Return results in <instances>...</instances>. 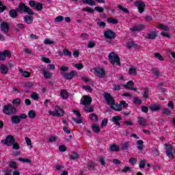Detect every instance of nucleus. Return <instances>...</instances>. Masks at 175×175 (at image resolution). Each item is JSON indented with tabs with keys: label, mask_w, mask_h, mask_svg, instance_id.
<instances>
[{
	"label": "nucleus",
	"mask_w": 175,
	"mask_h": 175,
	"mask_svg": "<svg viewBox=\"0 0 175 175\" xmlns=\"http://www.w3.org/2000/svg\"><path fill=\"white\" fill-rule=\"evenodd\" d=\"M59 69L62 71L60 72V75H62V76H63L64 79H65L66 80H72V79H73L75 76H77V72L76 70H72L69 73L65 72L69 70V67L62 66V67H60Z\"/></svg>",
	"instance_id": "1"
},
{
	"label": "nucleus",
	"mask_w": 175,
	"mask_h": 175,
	"mask_svg": "<svg viewBox=\"0 0 175 175\" xmlns=\"http://www.w3.org/2000/svg\"><path fill=\"white\" fill-rule=\"evenodd\" d=\"M16 9L18 13H20L21 14H23V13H27V14H30L31 16L35 14V12H33L29 7L25 5V3H20Z\"/></svg>",
	"instance_id": "2"
},
{
	"label": "nucleus",
	"mask_w": 175,
	"mask_h": 175,
	"mask_svg": "<svg viewBox=\"0 0 175 175\" xmlns=\"http://www.w3.org/2000/svg\"><path fill=\"white\" fill-rule=\"evenodd\" d=\"M3 113L8 116H13V114L17 113V110L12 105V104H8L3 107Z\"/></svg>",
	"instance_id": "3"
},
{
	"label": "nucleus",
	"mask_w": 175,
	"mask_h": 175,
	"mask_svg": "<svg viewBox=\"0 0 175 175\" xmlns=\"http://www.w3.org/2000/svg\"><path fill=\"white\" fill-rule=\"evenodd\" d=\"M109 61L112 64V65H114L116 63L118 66H121V61L120 59V57L118 55H116L114 52L111 53L109 56Z\"/></svg>",
	"instance_id": "4"
},
{
	"label": "nucleus",
	"mask_w": 175,
	"mask_h": 175,
	"mask_svg": "<svg viewBox=\"0 0 175 175\" xmlns=\"http://www.w3.org/2000/svg\"><path fill=\"white\" fill-rule=\"evenodd\" d=\"M164 146L165 149L166 150L165 154H167V157L173 159V155L175 154L174 147H173L170 144H165Z\"/></svg>",
	"instance_id": "5"
},
{
	"label": "nucleus",
	"mask_w": 175,
	"mask_h": 175,
	"mask_svg": "<svg viewBox=\"0 0 175 175\" xmlns=\"http://www.w3.org/2000/svg\"><path fill=\"white\" fill-rule=\"evenodd\" d=\"M103 96L105 99V102H107V103L108 105H113L114 104V98L111 96V94L109 93H104Z\"/></svg>",
	"instance_id": "6"
},
{
	"label": "nucleus",
	"mask_w": 175,
	"mask_h": 175,
	"mask_svg": "<svg viewBox=\"0 0 175 175\" xmlns=\"http://www.w3.org/2000/svg\"><path fill=\"white\" fill-rule=\"evenodd\" d=\"M92 102V98L87 96H84L81 99V105H84V106H90Z\"/></svg>",
	"instance_id": "7"
},
{
	"label": "nucleus",
	"mask_w": 175,
	"mask_h": 175,
	"mask_svg": "<svg viewBox=\"0 0 175 175\" xmlns=\"http://www.w3.org/2000/svg\"><path fill=\"white\" fill-rule=\"evenodd\" d=\"M104 36L106 39H116V33L110 29L104 32Z\"/></svg>",
	"instance_id": "8"
},
{
	"label": "nucleus",
	"mask_w": 175,
	"mask_h": 175,
	"mask_svg": "<svg viewBox=\"0 0 175 175\" xmlns=\"http://www.w3.org/2000/svg\"><path fill=\"white\" fill-rule=\"evenodd\" d=\"M6 57L10 58L12 57V53H10V51L5 50L3 52L0 51V61H5L6 59Z\"/></svg>",
	"instance_id": "9"
},
{
	"label": "nucleus",
	"mask_w": 175,
	"mask_h": 175,
	"mask_svg": "<svg viewBox=\"0 0 175 175\" xmlns=\"http://www.w3.org/2000/svg\"><path fill=\"white\" fill-rule=\"evenodd\" d=\"M0 28L2 32L8 33L9 32V29H10V25H9L8 22H2L1 23Z\"/></svg>",
	"instance_id": "10"
},
{
	"label": "nucleus",
	"mask_w": 175,
	"mask_h": 175,
	"mask_svg": "<svg viewBox=\"0 0 175 175\" xmlns=\"http://www.w3.org/2000/svg\"><path fill=\"white\" fill-rule=\"evenodd\" d=\"M94 73L96 76L100 78L105 77L106 76V72L103 68H95Z\"/></svg>",
	"instance_id": "11"
},
{
	"label": "nucleus",
	"mask_w": 175,
	"mask_h": 175,
	"mask_svg": "<svg viewBox=\"0 0 175 175\" xmlns=\"http://www.w3.org/2000/svg\"><path fill=\"white\" fill-rule=\"evenodd\" d=\"M137 122H138L139 125H140V126H142V128H146V126H147V119L138 116L137 117Z\"/></svg>",
	"instance_id": "12"
},
{
	"label": "nucleus",
	"mask_w": 175,
	"mask_h": 175,
	"mask_svg": "<svg viewBox=\"0 0 175 175\" xmlns=\"http://www.w3.org/2000/svg\"><path fill=\"white\" fill-rule=\"evenodd\" d=\"M134 4L138 8L139 13H143L144 12V8H146V4L141 1H135Z\"/></svg>",
	"instance_id": "13"
},
{
	"label": "nucleus",
	"mask_w": 175,
	"mask_h": 175,
	"mask_svg": "<svg viewBox=\"0 0 175 175\" xmlns=\"http://www.w3.org/2000/svg\"><path fill=\"white\" fill-rule=\"evenodd\" d=\"M145 28L146 25L143 24H139L135 25L134 27H131L130 31H131V32H137L139 31H143V29H144Z\"/></svg>",
	"instance_id": "14"
},
{
	"label": "nucleus",
	"mask_w": 175,
	"mask_h": 175,
	"mask_svg": "<svg viewBox=\"0 0 175 175\" xmlns=\"http://www.w3.org/2000/svg\"><path fill=\"white\" fill-rule=\"evenodd\" d=\"M16 139L13 135H8L5 139V146H13Z\"/></svg>",
	"instance_id": "15"
},
{
	"label": "nucleus",
	"mask_w": 175,
	"mask_h": 175,
	"mask_svg": "<svg viewBox=\"0 0 175 175\" xmlns=\"http://www.w3.org/2000/svg\"><path fill=\"white\" fill-rule=\"evenodd\" d=\"M110 109L116 110V111H121V110H122V106H121V104H116V103L113 102V104L111 105Z\"/></svg>",
	"instance_id": "16"
},
{
	"label": "nucleus",
	"mask_w": 175,
	"mask_h": 175,
	"mask_svg": "<svg viewBox=\"0 0 175 175\" xmlns=\"http://www.w3.org/2000/svg\"><path fill=\"white\" fill-rule=\"evenodd\" d=\"M161 105L151 104L149 109L151 111H159V109H161Z\"/></svg>",
	"instance_id": "17"
},
{
	"label": "nucleus",
	"mask_w": 175,
	"mask_h": 175,
	"mask_svg": "<svg viewBox=\"0 0 175 175\" xmlns=\"http://www.w3.org/2000/svg\"><path fill=\"white\" fill-rule=\"evenodd\" d=\"M55 110L57 117H64V114H65L64 110L61 109L58 106L55 107Z\"/></svg>",
	"instance_id": "18"
},
{
	"label": "nucleus",
	"mask_w": 175,
	"mask_h": 175,
	"mask_svg": "<svg viewBox=\"0 0 175 175\" xmlns=\"http://www.w3.org/2000/svg\"><path fill=\"white\" fill-rule=\"evenodd\" d=\"M122 120V118L121 116H113L112 118V122L117 125V126H120L121 124L119 121H121Z\"/></svg>",
	"instance_id": "19"
},
{
	"label": "nucleus",
	"mask_w": 175,
	"mask_h": 175,
	"mask_svg": "<svg viewBox=\"0 0 175 175\" xmlns=\"http://www.w3.org/2000/svg\"><path fill=\"white\" fill-rule=\"evenodd\" d=\"M11 121H12V124H15L16 125H17L18 124H20V122H21V120H20V118L18 117V116H13L11 118Z\"/></svg>",
	"instance_id": "20"
},
{
	"label": "nucleus",
	"mask_w": 175,
	"mask_h": 175,
	"mask_svg": "<svg viewBox=\"0 0 175 175\" xmlns=\"http://www.w3.org/2000/svg\"><path fill=\"white\" fill-rule=\"evenodd\" d=\"M9 14L10 17H12V18H16L18 16V11H17V8L16 10H10L9 12Z\"/></svg>",
	"instance_id": "21"
},
{
	"label": "nucleus",
	"mask_w": 175,
	"mask_h": 175,
	"mask_svg": "<svg viewBox=\"0 0 175 175\" xmlns=\"http://www.w3.org/2000/svg\"><path fill=\"white\" fill-rule=\"evenodd\" d=\"M0 71L2 75H8V72H9V68L5 64H2L0 66Z\"/></svg>",
	"instance_id": "22"
},
{
	"label": "nucleus",
	"mask_w": 175,
	"mask_h": 175,
	"mask_svg": "<svg viewBox=\"0 0 175 175\" xmlns=\"http://www.w3.org/2000/svg\"><path fill=\"white\" fill-rule=\"evenodd\" d=\"M148 36V39H155V38H158V33H157V31H152L150 33H148L147 34Z\"/></svg>",
	"instance_id": "23"
},
{
	"label": "nucleus",
	"mask_w": 175,
	"mask_h": 175,
	"mask_svg": "<svg viewBox=\"0 0 175 175\" xmlns=\"http://www.w3.org/2000/svg\"><path fill=\"white\" fill-rule=\"evenodd\" d=\"M156 28H158L159 29H163V31H170V28L169 27L165 26L162 23H158L156 26Z\"/></svg>",
	"instance_id": "24"
},
{
	"label": "nucleus",
	"mask_w": 175,
	"mask_h": 175,
	"mask_svg": "<svg viewBox=\"0 0 175 175\" xmlns=\"http://www.w3.org/2000/svg\"><path fill=\"white\" fill-rule=\"evenodd\" d=\"M83 3L90 5V6H95L96 3L94 0H82Z\"/></svg>",
	"instance_id": "25"
},
{
	"label": "nucleus",
	"mask_w": 175,
	"mask_h": 175,
	"mask_svg": "<svg viewBox=\"0 0 175 175\" xmlns=\"http://www.w3.org/2000/svg\"><path fill=\"white\" fill-rule=\"evenodd\" d=\"M143 98H145L146 99H148L150 98V91L148 87L145 88L144 89V93H143Z\"/></svg>",
	"instance_id": "26"
},
{
	"label": "nucleus",
	"mask_w": 175,
	"mask_h": 175,
	"mask_svg": "<svg viewBox=\"0 0 175 175\" xmlns=\"http://www.w3.org/2000/svg\"><path fill=\"white\" fill-rule=\"evenodd\" d=\"M60 96H62V98H63L64 99H68V98H69V94L67 92L66 90H62L60 92Z\"/></svg>",
	"instance_id": "27"
},
{
	"label": "nucleus",
	"mask_w": 175,
	"mask_h": 175,
	"mask_svg": "<svg viewBox=\"0 0 175 175\" xmlns=\"http://www.w3.org/2000/svg\"><path fill=\"white\" fill-rule=\"evenodd\" d=\"M138 46L139 45L135 43V42H129L127 43L128 49H132V48L137 49Z\"/></svg>",
	"instance_id": "28"
},
{
	"label": "nucleus",
	"mask_w": 175,
	"mask_h": 175,
	"mask_svg": "<svg viewBox=\"0 0 175 175\" xmlns=\"http://www.w3.org/2000/svg\"><path fill=\"white\" fill-rule=\"evenodd\" d=\"M24 20L27 24H32V21H33V17L26 16H25Z\"/></svg>",
	"instance_id": "29"
},
{
	"label": "nucleus",
	"mask_w": 175,
	"mask_h": 175,
	"mask_svg": "<svg viewBox=\"0 0 175 175\" xmlns=\"http://www.w3.org/2000/svg\"><path fill=\"white\" fill-rule=\"evenodd\" d=\"M79 159V154L76 152H72L71 154H70V159L75 161V159Z\"/></svg>",
	"instance_id": "30"
},
{
	"label": "nucleus",
	"mask_w": 175,
	"mask_h": 175,
	"mask_svg": "<svg viewBox=\"0 0 175 175\" xmlns=\"http://www.w3.org/2000/svg\"><path fill=\"white\" fill-rule=\"evenodd\" d=\"M129 148V142H124L121 144L120 150H122V151H125Z\"/></svg>",
	"instance_id": "31"
},
{
	"label": "nucleus",
	"mask_w": 175,
	"mask_h": 175,
	"mask_svg": "<svg viewBox=\"0 0 175 175\" xmlns=\"http://www.w3.org/2000/svg\"><path fill=\"white\" fill-rule=\"evenodd\" d=\"M109 150L110 151H113V152L120 151V146L116 144H113L109 147Z\"/></svg>",
	"instance_id": "32"
},
{
	"label": "nucleus",
	"mask_w": 175,
	"mask_h": 175,
	"mask_svg": "<svg viewBox=\"0 0 175 175\" xmlns=\"http://www.w3.org/2000/svg\"><path fill=\"white\" fill-rule=\"evenodd\" d=\"M92 128L94 132H96V133H99V132H100V127L98 124H93Z\"/></svg>",
	"instance_id": "33"
},
{
	"label": "nucleus",
	"mask_w": 175,
	"mask_h": 175,
	"mask_svg": "<svg viewBox=\"0 0 175 175\" xmlns=\"http://www.w3.org/2000/svg\"><path fill=\"white\" fill-rule=\"evenodd\" d=\"M35 10H38V12H42V10H43V4H42V3H37L36 4Z\"/></svg>",
	"instance_id": "34"
},
{
	"label": "nucleus",
	"mask_w": 175,
	"mask_h": 175,
	"mask_svg": "<svg viewBox=\"0 0 175 175\" xmlns=\"http://www.w3.org/2000/svg\"><path fill=\"white\" fill-rule=\"evenodd\" d=\"M152 72L156 77H159L161 76V72H159V70L157 68H152Z\"/></svg>",
	"instance_id": "35"
},
{
	"label": "nucleus",
	"mask_w": 175,
	"mask_h": 175,
	"mask_svg": "<svg viewBox=\"0 0 175 175\" xmlns=\"http://www.w3.org/2000/svg\"><path fill=\"white\" fill-rule=\"evenodd\" d=\"M107 22L109 24H113V25L118 24V21H117V19L114 18H108Z\"/></svg>",
	"instance_id": "36"
},
{
	"label": "nucleus",
	"mask_w": 175,
	"mask_h": 175,
	"mask_svg": "<svg viewBox=\"0 0 175 175\" xmlns=\"http://www.w3.org/2000/svg\"><path fill=\"white\" fill-rule=\"evenodd\" d=\"M28 116L29 118L33 119L36 117V113L33 110H31L28 113Z\"/></svg>",
	"instance_id": "37"
},
{
	"label": "nucleus",
	"mask_w": 175,
	"mask_h": 175,
	"mask_svg": "<svg viewBox=\"0 0 175 175\" xmlns=\"http://www.w3.org/2000/svg\"><path fill=\"white\" fill-rule=\"evenodd\" d=\"M19 72L21 73H23V77H29L31 76V74L28 71H24L23 69H20Z\"/></svg>",
	"instance_id": "38"
},
{
	"label": "nucleus",
	"mask_w": 175,
	"mask_h": 175,
	"mask_svg": "<svg viewBox=\"0 0 175 175\" xmlns=\"http://www.w3.org/2000/svg\"><path fill=\"white\" fill-rule=\"evenodd\" d=\"M89 117L92 121H98V116L95 113H90Z\"/></svg>",
	"instance_id": "39"
},
{
	"label": "nucleus",
	"mask_w": 175,
	"mask_h": 175,
	"mask_svg": "<svg viewBox=\"0 0 175 175\" xmlns=\"http://www.w3.org/2000/svg\"><path fill=\"white\" fill-rule=\"evenodd\" d=\"M13 105H16V106L21 105V100L20 98H15L12 101Z\"/></svg>",
	"instance_id": "40"
},
{
	"label": "nucleus",
	"mask_w": 175,
	"mask_h": 175,
	"mask_svg": "<svg viewBox=\"0 0 175 175\" xmlns=\"http://www.w3.org/2000/svg\"><path fill=\"white\" fill-rule=\"evenodd\" d=\"M129 73L130 75H133V76H136L137 75V72H136V68H129Z\"/></svg>",
	"instance_id": "41"
},
{
	"label": "nucleus",
	"mask_w": 175,
	"mask_h": 175,
	"mask_svg": "<svg viewBox=\"0 0 175 175\" xmlns=\"http://www.w3.org/2000/svg\"><path fill=\"white\" fill-rule=\"evenodd\" d=\"M44 77H45V79H51V76H53V75L51 74V72H50L49 71H44Z\"/></svg>",
	"instance_id": "42"
},
{
	"label": "nucleus",
	"mask_w": 175,
	"mask_h": 175,
	"mask_svg": "<svg viewBox=\"0 0 175 175\" xmlns=\"http://www.w3.org/2000/svg\"><path fill=\"white\" fill-rule=\"evenodd\" d=\"M118 9H120V10L124 12V13H129V10H128V9L125 8L124 6L121 5H118Z\"/></svg>",
	"instance_id": "43"
},
{
	"label": "nucleus",
	"mask_w": 175,
	"mask_h": 175,
	"mask_svg": "<svg viewBox=\"0 0 175 175\" xmlns=\"http://www.w3.org/2000/svg\"><path fill=\"white\" fill-rule=\"evenodd\" d=\"M94 167H95V163L92 161H90L88 163V168L89 169V170H91V169H94Z\"/></svg>",
	"instance_id": "44"
},
{
	"label": "nucleus",
	"mask_w": 175,
	"mask_h": 175,
	"mask_svg": "<svg viewBox=\"0 0 175 175\" xmlns=\"http://www.w3.org/2000/svg\"><path fill=\"white\" fill-rule=\"evenodd\" d=\"M135 85V83H133V81H129L126 85H124L125 88H130L131 87H133Z\"/></svg>",
	"instance_id": "45"
},
{
	"label": "nucleus",
	"mask_w": 175,
	"mask_h": 175,
	"mask_svg": "<svg viewBox=\"0 0 175 175\" xmlns=\"http://www.w3.org/2000/svg\"><path fill=\"white\" fill-rule=\"evenodd\" d=\"M83 12H88V13H94V9L90 8V7H86L85 8H83Z\"/></svg>",
	"instance_id": "46"
},
{
	"label": "nucleus",
	"mask_w": 175,
	"mask_h": 175,
	"mask_svg": "<svg viewBox=\"0 0 175 175\" xmlns=\"http://www.w3.org/2000/svg\"><path fill=\"white\" fill-rule=\"evenodd\" d=\"M133 102L135 105H142V100L139 99L137 97H134L133 98Z\"/></svg>",
	"instance_id": "47"
},
{
	"label": "nucleus",
	"mask_w": 175,
	"mask_h": 175,
	"mask_svg": "<svg viewBox=\"0 0 175 175\" xmlns=\"http://www.w3.org/2000/svg\"><path fill=\"white\" fill-rule=\"evenodd\" d=\"M94 10H96L98 13H103V12H105V9L103 8L99 7V6L95 7Z\"/></svg>",
	"instance_id": "48"
},
{
	"label": "nucleus",
	"mask_w": 175,
	"mask_h": 175,
	"mask_svg": "<svg viewBox=\"0 0 175 175\" xmlns=\"http://www.w3.org/2000/svg\"><path fill=\"white\" fill-rule=\"evenodd\" d=\"M63 53L66 57H72V53H70L68 49H64Z\"/></svg>",
	"instance_id": "49"
},
{
	"label": "nucleus",
	"mask_w": 175,
	"mask_h": 175,
	"mask_svg": "<svg viewBox=\"0 0 175 175\" xmlns=\"http://www.w3.org/2000/svg\"><path fill=\"white\" fill-rule=\"evenodd\" d=\"M171 113L172 112L170 111V110H169V109L164 108L163 109V114H165V116H170Z\"/></svg>",
	"instance_id": "50"
},
{
	"label": "nucleus",
	"mask_w": 175,
	"mask_h": 175,
	"mask_svg": "<svg viewBox=\"0 0 175 175\" xmlns=\"http://www.w3.org/2000/svg\"><path fill=\"white\" fill-rule=\"evenodd\" d=\"M25 88H31L33 87V83L31 82H27L24 85Z\"/></svg>",
	"instance_id": "51"
},
{
	"label": "nucleus",
	"mask_w": 175,
	"mask_h": 175,
	"mask_svg": "<svg viewBox=\"0 0 175 175\" xmlns=\"http://www.w3.org/2000/svg\"><path fill=\"white\" fill-rule=\"evenodd\" d=\"M85 111H87L88 113H92L94 111V109L91 107L85 106L84 107Z\"/></svg>",
	"instance_id": "52"
},
{
	"label": "nucleus",
	"mask_w": 175,
	"mask_h": 175,
	"mask_svg": "<svg viewBox=\"0 0 175 175\" xmlns=\"http://www.w3.org/2000/svg\"><path fill=\"white\" fill-rule=\"evenodd\" d=\"M63 20H64V16H57V17L55 18V23H61Z\"/></svg>",
	"instance_id": "53"
},
{
	"label": "nucleus",
	"mask_w": 175,
	"mask_h": 175,
	"mask_svg": "<svg viewBox=\"0 0 175 175\" xmlns=\"http://www.w3.org/2000/svg\"><path fill=\"white\" fill-rule=\"evenodd\" d=\"M82 88L86 91H89L90 92H92V88L89 85H83Z\"/></svg>",
	"instance_id": "54"
},
{
	"label": "nucleus",
	"mask_w": 175,
	"mask_h": 175,
	"mask_svg": "<svg viewBox=\"0 0 175 175\" xmlns=\"http://www.w3.org/2000/svg\"><path fill=\"white\" fill-rule=\"evenodd\" d=\"M10 167L11 169H17V165L16 164V162L14 161H11L10 163Z\"/></svg>",
	"instance_id": "55"
},
{
	"label": "nucleus",
	"mask_w": 175,
	"mask_h": 175,
	"mask_svg": "<svg viewBox=\"0 0 175 175\" xmlns=\"http://www.w3.org/2000/svg\"><path fill=\"white\" fill-rule=\"evenodd\" d=\"M154 57L155 58H157V59H159V61H163V57H162V55H161V53H155L154 54Z\"/></svg>",
	"instance_id": "56"
},
{
	"label": "nucleus",
	"mask_w": 175,
	"mask_h": 175,
	"mask_svg": "<svg viewBox=\"0 0 175 175\" xmlns=\"http://www.w3.org/2000/svg\"><path fill=\"white\" fill-rule=\"evenodd\" d=\"M146 167V161L142 160L139 162V168L140 169H144Z\"/></svg>",
	"instance_id": "57"
},
{
	"label": "nucleus",
	"mask_w": 175,
	"mask_h": 175,
	"mask_svg": "<svg viewBox=\"0 0 175 175\" xmlns=\"http://www.w3.org/2000/svg\"><path fill=\"white\" fill-rule=\"evenodd\" d=\"M18 161H20V162H26L27 163H31L32 162V161L28 159H23V158L18 159Z\"/></svg>",
	"instance_id": "58"
},
{
	"label": "nucleus",
	"mask_w": 175,
	"mask_h": 175,
	"mask_svg": "<svg viewBox=\"0 0 175 175\" xmlns=\"http://www.w3.org/2000/svg\"><path fill=\"white\" fill-rule=\"evenodd\" d=\"M75 68H77V69H78L79 70L83 69V64L81 63H79V64H76L75 65Z\"/></svg>",
	"instance_id": "59"
},
{
	"label": "nucleus",
	"mask_w": 175,
	"mask_h": 175,
	"mask_svg": "<svg viewBox=\"0 0 175 175\" xmlns=\"http://www.w3.org/2000/svg\"><path fill=\"white\" fill-rule=\"evenodd\" d=\"M44 43L45 44H54V41L50 40V39H45Z\"/></svg>",
	"instance_id": "60"
},
{
	"label": "nucleus",
	"mask_w": 175,
	"mask_h": 175,
	"mask_svg": "<svg viewBox=\"0 0 175 175\" xmlns=\"http://www.w3.org/2000/svg\"><path fill=\"white\" fill-rule=\"evenodd\" d=\"M99 162L103 166H106V162H105V157H100L99 159Z\"/></svg>",
	"instance_id": "61"
},
{
	"label": "nucleus",
	"mask_w": 175,
	"mask_h": 175,
	"mask_svg": "<svg viewBox=\"0 0 175 175\" xmlns=\"http://www.w3.org/2000/svg\"><path fill=\"white\" fill-rule=\"evenodd\" d=\"M81 38H82L83 40H87V39L89 38V36L87 33H81Z\"/></svg>",
	"instance_id": "62"
},
{
	"label": "nucleus",
	"mask_w": 175,
	"mask_h": 175,
	"mask_svg": "<svg viewBox=\"0 0 175 175\" xmlns=\"http://www.w3.org/2000/svg\"><path fill=\"white\" fill-rule=\"evenodd\" d=\"M59 150L61 151V152H64V151L66 150V146L61 145L59 146Z\"/></svg>",
	"instance_id": "63"
},
{
	"label": "nucleus",
	"mask_w": 175,
	"mask_h": 175,
	"mask_svg": "<svg viewBox=\"0 0 175 175\" xmlns=\"http://www.w3.org/2000/svg\"><path fill=\"white\" fill-rule=\"evenodd\" d=\"M136 161H137L136 159L131 157L129 159V163H131V165H135V163H136Z\"/></svg>",
	"instance_id": "64"
}]
</instances>
